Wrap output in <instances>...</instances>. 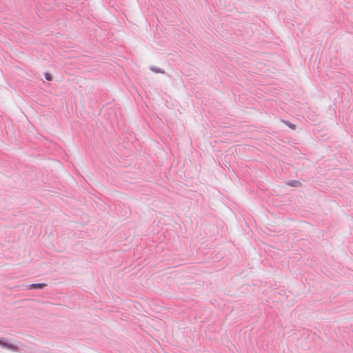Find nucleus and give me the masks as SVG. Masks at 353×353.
Masks as SVG:
<instances>
[{"label":"nucleus","instance_id":"1","mask_svg":"<svg viewBox=\"0 0 353 353\" xmlns=\"http://www.w3.org/2000/svg\"><path fill=\"white\" fill-rule=\"evenodd\" d=\"M0 345L3 347H6V348L14 350V351H16L17 350L16 346L10 345L9 343H7L3 341L2 340H0Z\"/></svg>","mask_w":353,"mask_h":353},{"label":"nucleus","instance_id":"2","mask_svg":"<svg viewBox=\"0 0 353 353\" xmlns=\"http://www.w3.org/2000/svg\"><path fill=\"white\" fill-rule=\"evenodd\" d=\"M46 286V284L45 283H35V284H31L28 286V289H41Z\"/></svg>","mask_w":353,"mask_h":353},{"label":"nucleus","instance_id":"3","mask_svg":"<svg viewBox=\"0 0 353 353\" xmlns=\"http://www.w3.org/2000/svg\"><path fill=\"white\" fill-rule=\"evenodd\" d=\"M45 77L48 81L52 80V77H51V76H50V74L49 73H46L45 74Z\"/></svg>","mask_w":353,"mask_h":353},{"label":"nucleus","instance_id":"4","mask_svg":"<svg viewBox=\"0 0 353 353\" xmlns=\"http://www.w3.org/2000/svg\"><path fill=\"white\" fill-rule=\"evenodd\" d=\"M292 129H294V125L293 124H290V125H288Z\"/></svg>","mask_w":353,"mask_h":353}]
</instances>
